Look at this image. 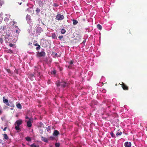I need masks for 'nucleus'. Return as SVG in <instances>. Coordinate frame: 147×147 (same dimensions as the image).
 I'll list each match as a JSON object with an SVG mask.
<instances>
[{
    "mask_svg": "<svg viewBox=\"0 0 147 147\" xmlns=\"http://www.w3.org/2000/svg\"><path fill=\"white\" fill-rule=\"evenodd\" d=\"M3 103L5 104L7 106L11 107V109H13L14 107V105L12 102H8V100L7 99H5L4 97H3Z\"/></svg>",
    "mask_w": 147,
    "mask_h": 147,
    "instance_id": "f257e3e1",
    "label": "nucleus"
},
{
    "mask_svg": "<svg viewBox=\"0 0 147 147\" xmlns=\"http://www.w3.org/2000/svg\"><path fill=\"white\" fill-rule=\"evenodd\" d=\"M23 123V121L22 119H19L17 120L15 123V128L17 131L21 130L20 129V125Z\"/></svg>",
    "mask_w": 147,
    "mask_h": 147,
    "instance_id": "f03ea898",
    "label": "nucleus"
},
{
    "mask_svg": "<svg viewBox=\"0 0 147 147\" xmlns=\"http://www.w3.org/2000/svg\"><path fill=\"white\" fill-rule=\"evenodd\" d=\"M64 18V16L60 14H58L57 15L56 17V19L58 20H62Z\"/></svg>",
    "mask_w": 147,
    "mask_h": 147,
    "instance_id": "7ed1b4c3",
    "label": "nucleus"
},
{
    "mask_svg": "<svg viewBox=\"0 0 147 147\" xmlns=\"http://www.w3.org/2000/svg\"><path fill=\"white\" fill-rule=\"evenodd\" d=\"M37 54L38 57H41L45 56L46 54L44 51H41L37 52Z\"/></svg>",
    "mask_w": 147,
    "mask_h": 147,
    "instance_id": "20e7f679",
    "label": "nucleus"
},
{
    "mask_svg": "<svg viewBox=\"0 0 147 147\" xmlns=\"http://www.w3.org/2000/svg\"><path fill=\"white\" fill-rule=\"evenodd\" d=\"M36 32L38 34H40L42 31V28L40 27H36Z\"/></svg>",
    "mask_w": 147,
    "mask_h": 147,
    "instance_id": "39448f33",
    "label": "nucleus"
},
{
    "mask_svg": "<svg viewBox=\"0 0 147 147\" xmlns=\"http://www.w3.org/2000/svg\"><path fill=\"white\" fill-rule=\"evenodd\" d=\"M122 87L124 90H127L128 89V87L125 85L123 82H122Z\"/></svg>",
    "mask_w": 147,
    "mask_h": 147,
    "instance_id": "423d86ee",
    "label": "nucleus"
},
{
    "mask_svg": "<svg viewBox=\"0 0 147 147\" xmlns=\"http://www.w3.org/2000/svg\"><path fill=\"white\" fill-rule=\"evenodd\" d=\"M34 74L35 75L34 77H38L40 75V72L37 71H35Z\"/></svg>",
    "mask_w": 147,
    "mask_h": 147,
    "instance_id": "0eeeda50",
    "label": "nucleus"
},
{
    "mask_svg": "<svg viewBox=\"0 0 147 147\" xmlns=\"http://www.w3.org/2000/svg\"><path fill=\"white\" fill-rule=\"evenodd\" d=\"M67 85V83L65 82H61V86L63 87H65Z\"/></svg>",
    "mask_w": 147,
    "mask_h": 147,
    "instance_id": "6e6552de",
    "label": "nucleus"
},
{
    "mask_svg": "<svg viewBox=\"0 0 147 147\" xmlns=\"http://www.w3.org/2000/svg\"><path fill=\"white\" fill-rule=\"evenodd\" d=\"M41 140L42 141H44L45 142H47L48 141V140H49V139H47L45 137H43L42 136H41Z\"/></svg>",
    "mask_w": 147,
    "mask_h": 147,
    "instance_id": "1a4fd4ad",
    "label": "nucleus"
},
{
    "mask_svg": "<svg viewBox=\"0 0 147 147\" xmlns=\"http://www.w3.org/2000/svg\"><path fill=\"white\" fill-rule=\"evenodd\" d=\"M27 126L28 127H30L32 126V123L31 120L28 121L27 123Z\"/></svg>",
    "mask_w": 147,
    "mask_h": 147,
    "instance_id": "9d476101",
    "label": "nucleus"
},
{
    "mask_svg": "<svg viewBox=\"0 0 147 147\" xmlns=\"http://www.w3.org/2000/svg\"><path fill=\"white\" fill-rule=\"evenodd\" d=\"M53 134V135L57 136L59 134V132L57 130H55Z\"/></svg>",
    "mask_w": 147,
    "mask_h": 147,
    "instance_id": "9b49d317",
    "label": "nucleus"
},
{
    "mask_svg": "<svg viewBox=\"0 0 147 147\" xmlns=\"http://www.w3.org/2000/svg\"><path fill=\"white\" fill-rule=\"evenodd\" d=\"M52 38L54 39H57V37L55 33H53L52 34Z\"/></svg>",
    "mask_w": 147,
    "mask_h": 147,
    "instance_id": "f8f14e48",
    "label": "nucleus"
},
{
    "mask_svg": "<svg viewBox=\"0 0 147 147\" xmlns=\"http://www.w3.org/2000/svg\"><path fill=\"white\" fill-rule=\"evenodd\" d=\"M16 106L18 109H21L22 108V106L21 104L20 103H16Z\"/></svg>",
    "mask_w": 147,
    "mask_h": 147,
    "instance_id": "ddd939ff",
    "label": "nucleus"
},
{
    "mask_svg": "<svg viewBox=\"0 0 147 147\" xmlns=\"http://www.w3.org/2000/svg\"><path fill=\"white\" fill-rule=\"evenodd\" d=\"M97 28L99 30H101L102 28V26L100 24H98L97 25Z\"/></svg>",
    "mask_w": 147,
    "mask_h": 147,
    "instance_id": "4468645a",
    "label": "nucleus"
},
{
    "mask_svg": "<svg viewBox=\"0 0 147 147\" xmlns=\"http://www.w3.org/2000/svg\"><path fill=\"white\" fill-rule=\"evenodd\" d=\"M26 19L27 20H30L31 19V17L30 15H27L26 17Z\"/></svg>",
    "mask_w": 147,
    "mask_h": 147,
    "instance_id": "2eb2a0df",
    "label": "nucleus"
},
{
    "mask_svg": "<svg viewBox=\"0 0 147 147\" xmlns=\"http://www.w3.org/2000/svg\"><path fill=\"white\" fill-rule=\"evenodd\" d=\"M3 137L6 140H8V136L6 134H3Z\"/></svg>",
    "mask_w": 147,
    "mask_h": 147,
    "instance_id": "dca6fc26",
    "label": "nucleus"
},
{
    "mask_svg": "<svg viewBox=\"0 0 147 147\" xmlns=\"http://www.w3.org/2000/svg\"><path fill=\"white\" fill-rule=\"evenodd\" d=\"M73 22V24L74 25L78 23V22L77 20H72Z\"/></svg>",
    "mask_w": 147,
    "mask_h": 147,
    "instance_id": "f3484780",
    "label": "nucleus"
},
{
    "mask_svg": "<svg viewBox=\"0 0 147 147\" xmlns=\"http://www.w3.org/2000/svg\"><path fill=\"white\" fill-rule=\"evenodd\" d=\"M34 73L33 74H31L29 75V78H31L32 77H34Z\"/></svg>",
    "mask_w": 147,
    "mask_h": 147,
    "instance_id": "a211bd4d",
    "label": "nucleus"
},
{
    "mask_svg": "<svg viewBox=\"0 0 147 147\" xmlns=\"http://www.w3.org/2000/svg\"><path fill=\"white\" fill-rule=\"evenodd\" d=\"M46 129L48 132H50L49 131L51 130V126H48L46 127Z\"/></svg>",
    "mask_w": 147,
    "mask_h": 147,
    "instance_id": "6ab92c4d",
    "label": "nucleus"
},
{
    "mask_svg": "<svg viewBox=\"0 0 147 147\" xmlns=\"http://www.w3.org/2000/svg\"><path fill=\"white\" fill-rule=\"evenodd\" d=\"M30 146L31 147H38L39 146L38 145H36V144H35L33 143L31 144Z\"/></svg>",
    "mask_w": 147,
    "mask_h": 147,
    "instance_id": "aec40b11",
    "label": "nucleus"
},
{
    "mask_svg": "<svg viewBox=\"0 0 147 147\" xmlns=\"http://www.w3.org/2000/svg\"><path fill=\"white\" fill-rule=\"evenodd\" d=\"M56 71L55 70H54L53 71H52L51 72V73L52 74L54 75V76H55V74H56Z\"/></svg>",
    "mask_w": 147,
    "mask_h": 147,
    "instance_id": "412c9836",
    "label": "nucleus"
},
{
    "mask_svg": "<svg viewBox=\"0 0 147 147\" xmlns=\"http://www.w3.org/2000/svg\"><path fill=\"white\" fill-rule=\"evenodd\" d=\"M26 140L28 141H31V139L29 137H27L26 138Z\"/></svg>",
    "mask_w": 147,
    "mask_h": 147,
    "instance_id": "4be33fe9",
    "label": "nucleus"
},
{
    "mask_svg": "<svg viewBox=\"0 0 147 147\" xmlns=\"http://www.w3.org/2000/svg\"><path fill=\"white\" fill-rule=\"evenodd\" d=\"M124 146L125 147H129V143L128 142H125Z\"/></svg>",
    "mask_w": 147,
    "mask_h": 147,
    "instance_id": "5701e85b",
    "label": "nucleus"
},
{
    "mask_svg": "<svg viewBox=\"0 0 147 147\" xmlns=\"http://www.w3.org/2000/svg\"><path fill=\"white\" fill-rule=\"evenodd\" d=\"M39 5H40V6H43V4L44 3H43L42 1H40L39 2Z\"/></svg>",
    "mask_w": 147,
    "mask_h": 147,
    "instance_id": "b1692460",
    "label": "nucleus"
},
{
    "mask_svg": "<svg viewBox=\"0 0 147 147\" xmlns=\"http://www.w3.org/2000/svg\"><path fill=\"white\" fill-rule=\"evenodd\" d=\"M65 30L64 29H62L61 30V33L62 34H64L65 32Z\"/></svg>",
    "mask_w": 147,
    "mask_h": 147,
    "instance_id": "393cba45",
    "label": "nucleus"
},
{
    "mask_svg": "<svg viewBox=\"0 0 147 147\" xmlns=\"http://www.w3.org/2000/svg\"><path fill=\"white\" fill-rule=\"evenodd\" d=\"M122 134V132L121 131L118 132L116 134V135L117 136H120Z\"/></svg>",
    "mask_w": 147,
    "mask_h": 147,
    "instance_id": "a878e982",
    "label": "nucleus"
},
{
    "mask_svg": "<svg viewBox=\"0 0 147 147\" xmlns=\"http://www.w3.org/2000/svg\"><path fill=\"white\" fill-rule=\"evenodd\" d=\"M48 139H49V140H53L55 138L51 136L48 138Z\"/></svg>",
    "mask_w": 147,
    "mask_h": 147,
    "instance_id": "bb28decb",
    "label": "nucleus"
},
{
    "mask_svg": "<svg viewBox=\"0 0 147 147\" xmlns=\"http://www.w3.org/2000/svg\"><path fill=\"white\" fill-rule=\"evenodd\" d=\"M111 135L112 136V137L113 138L115 137V135L113 132L111 133Z\"/></svg>",
    "mask_w": 147,
    "mask_h": 147,
    "instance_id": "cd10ccee",
    "label": "nucleus"
},
{
    "mask_svg": "<svg viewBox=\"0 0 147 147\" xmlns=\"http://www.w3.org/2000/svg\"><path fill=\"white\" fill-rule=\"evenodd\" d=\"M55 146L56 147H59L60 146V144L59 143H56L55 144Z\"/></svg>",
    "mask_w": 147,
    "mask_h": 147,
    "instance_id": "c85d7f7f",
    "label": "nucleus"
},
{
    "mask_svg": "<svg viewBox=\"0 0 147 147\" xmlns=\"http://www.w3.org/2000/svg\"><path fill=\"white\" fill-rule=\"evenodd\" d=\"M57 86H61V82H58L56 84Z\"/></svg>",
    "mask_w": 147,
    "mask_h": 147,
    "instance_id": "c756f323",
    "label": "nucleus"
},
{
    "mask_svg": "<svg viewBox=\"0 0 147 147\" xmlns=\"http://www.w3.org/2000/svg\"><path fill=\"white\" fill-rule=\"evenodd\" d=\"M40 45H39L37 46V47L36 48V49L37 50H38L40 49Z\"/></svg>",
    "mask_w": 147,
    "mask_h": 147,
    "instance_id": "7c9ffc66",
    "label": "nucleus"
},
{
    "mask_svg": "<svg viewBox=\"0 0 147 147\" xmlns=\"http://www.w3.org/2000/svg\"><path fill=\"white\" fill-rule=\"evenodd\" d=\"M36 12L38 13L40 11V9L38 8H37L36 10Z\"/></svg>",
    "mask_w": 147,
    "mask_h": 147,
    "instance_id": "2f4dec72",
    "label": "nucleus"
},
{
    "mask_svg": "<svg viewBox=\"0 0 147 147\" xmlns=\"http://www.w3.org/2000/svg\"><path fill=\"white\" fill-rule=\"evenodd\" d=\"M3 40L2 38H0V43L2 44L3 42Z\"/></svg>",
    "mask_w": 147,
    "mask_h": 147,
    "instance_id": "473e14b6",
    "label": "nucleus"
},
{
    "mask_svg": "<svg viewBox=\"0 0 147 147\" xmlns=\"http://www.w3.org/2000/svg\"><path fill=\"white\" fill-rule=\"evenodd\" d=\"M69 64L70 65H71L73 63V61H71L70 62H69Z\"/></svg>",
    "mask_w": 147,
    "mask_h": 147,
    "instance_id": "72a5a7b5",
    "label": "nucleus"
},
{
    "mask_svg": "<svg viewBox=\"0 0 147 147\" xmlns=\"http://www.w3.org/2000/svg\"><path fill=\"white\" fill-rule=\"evenodd\" d=\"M53 6L55 7H57L58 6V5L57 4V3H54V4H53Z\"/></svg>",
    "mask_w": 147,
    "mask_h": 147,
    "instance_id": "f704fd0d",
    "label": "nucleus"
},
{
    "mask_svg": "<svg viewBox=\"0 0 147 147\" xmlns=\"http://www.w3.org/2000/svg\"><path fill=\"white\" fill-rule=\"evenodd\" d=\"M14 45V44L11 43H10L9 44V46L11 47H13Z\"/></svg>",
    "mask_w": 147,
    "mask_h": 147,
    "instance_id": "c9c22d12",
    "label": "nucleus"
},
{
    "mask_svg": "<svg viewBox=\"0 0 147 147\" xmlns=\"http://www.w3.org/2000/svg\"><path fill=\"white\" fill-rule=\"evenodd\" d=\"M13 23V25H14V24H17V23L16 22H15L14 20H13L12 21Z\"/></svg>",
    "mask_w": 147,
    "mask_h": 147,
    "instance_id": "e433bc0d",
    "label": "nucleus"
},
{
    "mask_svg": "<svg viewBox=\"0 0 147 147\" xmlns=\"http://www.w3.org/2000/svg\"><path fill=\"white\" fill-rule=\"evenodd\" d=\"M58 38L60 39H62V38H63V36H59Z\"/></svg>",
    "mask_w": 147,
    "mask_h": 147,
    "instance_id": "4c0bfd02",
    "label": "nucleus"
},
{
    "mask_svg": "<svg viewBox=\"0 0 147 147\" xmlns=\"http://www.w3.org/2000/svg\"><path fill=\"white\" fill-rule=\"evenodd\" d=\"M8 51H9V53H12L13 52V51L11 50V49H9V50H8Z\"/></svg>",
    "mask_w": 147,
    "mask_h": 147,
    "instance_id": "58836bf2",
    "label": "nucleus"
},
{
    "mask_svg": "<svg viewBox=\"0 0 147 147\" xmlns=\"http://www.w3.org/2000/svg\"><path fill=\"white\" fill-rule=\"evenodd\" d=\"M25 119H28L29 120H30V119L27 116H26L25 117Z\"/></svg>",
    "mask_w": 147,
    "mask_h": 147,
    "instance_id": "ea45409f",
    "label": "nucleus"
},
{
    "mask_svg": "<svg viewBox=\"0 0 147 147\" xmlns=\"http://www.w3.org/2000/svg\"><path fill=\"white\" fill-rule=\"evenodd\" d=\"M10 35V34H6V35L5 36V37H9Z\"/></svg>",
    "mask_w": 147,
    "mask_h": 147,
    "instance_id": "a19ab883",
    "label": "nucleus"
},
{
    "mask_svg": "<svg viewBox=\"0 0 147 147\" xmlns=\"http://www.w3.org/2000/svg\"><path fill=\"white\" fill-rule=\"evenodd\" d=\"M20 30H16V33H19L20 31Z\"/></svg>",
    "mask_w": 147,
    "mask_h": 147,
    "instance_id": "79ce46f5",
    "label": "nucleus"
},
{
    "mask_svg": "<svg viewBox=\"0 0 147 147\" xmlns=\"http://www.w3.org/2000/svg\"><path fill=\"white\" fill-rule=\"evenodd\" d=\"M34 44L35 46H38L39 45L37 43H34Z\"/></svg>",
    "mask_w": 147,
    "mask_h": 147,
    "instance_id": "37998d69",
    "label": "nucleus"
},
{
    "mask_svg": "<svg viewBox=\"0 0 147 147\" xmlns=\"http://www.w3.org/2000/svg\"><path fill=\"white\" fill-rule=\"evenodd\" d=\"M7 127H5L3 129V131H5L6 130V129H7Z\"/></svg>",
    "mask_w": 147,
    "mask_h": 147,
    "instance_id": "c03bdc74",
    "label": "nucleus"
},
{
    "mask_svg": "<svg viewBox=\"0 0 147 147\" xmlns=\"http://www.w3.org/2000/svg\"><path fill=\"white\" fill-rule=\"evenodd\" d=\"M15 72L17 74H18V71L17 70H15Z\"/></svg>",
    "mask_w": 147,
    "mask_h": 147,
    "instance_id": "a18cd8bd",
    "label": "nucleus"
},
{
    "mask_svg": "<svg viewBox=\"0 0 147 147\" xmlns=\"http://www.w3.org/2000/svg\"><path fill=\"white\" fill-rule=\"evenodd\" d=\"M7 72H8L9 73H10L11 72V71L9 69H7Z\"/></svg>",
    "mask_w": 147,
    "mask_h": 147,
    "instance_id": "49530a36",
    "label": "nucleus"
},
{
    "mask_svg": "<svg viewBox=\"0 0 147 147\" xmlns=\"http://www.w3.org/2000/svg\"><path fill=\"white\" fill-rule=\"evenodd\" d=\"M68 68H71V65H69L68 67Z\"/></svg>",
    "mask_w": 147,
    "mask_h": 147,
    "instance_id": "de8ad7c7",
    "label": "nucleus"
},
{
    "mask_svg": "<svg viewBox=\"0 0 147 147\" xmlns=\"http://www.w3.org/2000/svg\"><path fill=\"white\" fill-rule=\"evenodd\" d=\"M131 146V143L129 142V147H130Z\"/></svg>",
    "mask_w": 147,
    "mask_h": 147,
    "instance_id": "09e8293b",
    "label": "nucleus"
},
{
    "mask_svg": "<svg viewBox=\"0 0 147 147\" xmlns=\"http://www.w3.org/2000/svg\"><path fill=\"white\" fill-rule=\"evenodd\" d=\"M2 142V140H1L0 139V144Z\"/></svg>",
    "mask_w": 147,
    "mask_h": 147,
    "instance_id": "8fccbe9b",
    "label": "nucleus"
},
{
    "mask_svg": "<svg viewBox=\"0 0 147 147\" xmlns=\"http://www.w3.org/2000/svg\"><path fill=\"white\" fill-rule=\"evenodd\" d=\"M2 6V4H0V7H1Z\"/></svg>",
    "mask_w": 147,
    "mask_h": 147,
    "instance_id": "3c124183",
    "label": "nucleus"
},
{
    "mask_svg": "<svg viewBox=\"0 0 147 147\" xmlns=\"http://www.w3.org/2000/svg\"><path fill=\"white\" fill-rule=\"evenodd\" d=\"M22 3H20L19 4L20 5H21Z\"/></svg>",
    "mask_w": 147,
    "mask_h": 147,
    "instance_id": "603ef678",
    "label": "nucleus"
},
{
    "mask_svg": "<svg viewBox=\"0 0 147 147\" xmlns=\"http://www.w3.org/2000/svg\"><path fill=\"white\" fill-rule=\"evenodd\" d=\"M15 27H18V26H15Z\"/></svg>",
    "mask_w": 147,
    "mask_h": 147,
    "instance_id": "864d4df0",
    "label": "nucleus"
},
{
    "mask_svg": "<svg viewBox=\"0 0 147 147\" xmlns=\"http://www.w3.org/2000/svg\"><path fill=\"white\" fill-rule=\"evenodd\" d=\"M50 82V80H49V81L48 82Z\"/></svg>",
    "mask_w": 147,
    "mask_h": 147,
    "instance_id": "5fc2aeb1",
    "label": "nucleus"
},
{
    "mask_svg": "<svg viewBox=\"0 0 147 147\" xmlns=\"http://www.w3.org/2000/svg\"><path fill=\"white\" fill-rule=\"evenodd\" d=\"M23 1H25V0H22Z\"/></svg>",
    "mask_w": 147,
    "mask_h": 147,
    "instance_id": "6e6d98bb",
    "label": "nucleus"
}]
</instances>
